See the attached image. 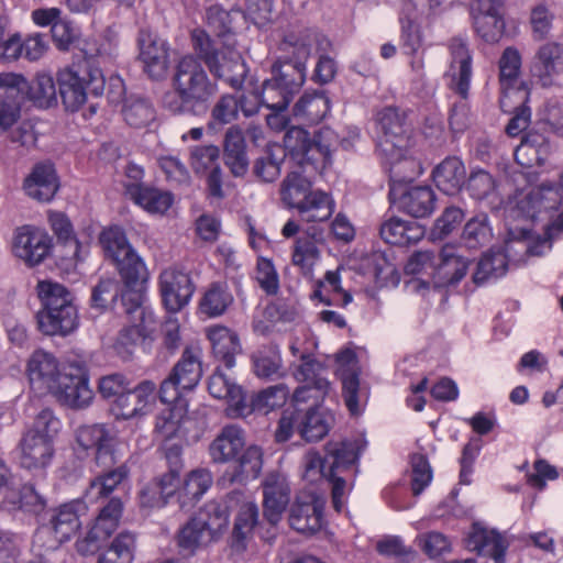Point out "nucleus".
<instances>
[{"instance_id": "1", "label": "nucleus", "mask_w": 563, "mask_h": 563, "mask_svg": "<svg viewBox=\"0 0 563 563\" xmlns=\"http://www.w3.org/2000/svg\"><path fill=\"white\" fill-rule=\"evenodd\" d=\"M217 90L199 57L185 55L173 69L170 88L162 95L161 106L174 115H199L206 112Z\"/></svg>"}, {"instance_id": "2", "label": "nucleus", "mask_w": 563, "mask_h": 563, "mask_svg": "<svg viewBox=\"0 0 563 563\" xmlns=\"http://www.w3.org/2000/svg\"><path fill=\"white\" fill-rule=\"evenodd\" d=\"M191 45L195 54L206 65L211 76L241 90L249 74V68L236 42H217L207 30L197 27L190 32Z\"/></svg>"}, {"instance_id": "3", "label": "nucleus", "mask_w": 563, "mask_h": 563, "mask_svg": "<svg viewBox=\"0 0 563 563\" xmlns=\"http://www.w3.org/2000/svg\"><path fill=\"white\" fill-rule=\"evenodd\" d=\"M42 309L36 313L40 331L46 335L65 336L78 325L74 295L62 284L43 280L37 284Z\"/></svg>"}, {"instance_id": "4", "label": "nucleus", "mask_w": 563, "mask_h": 563, "mask_svg": "<svg viewBox=\"0 0 563 563\" xmlns=\"http://www.w3.org/2000/svg\"><path fill=\"white\" fill-rule=\"evenodd\" d=\"M229 523L225 506L209 501L178 532L177 544L180 549L194 553L219 540Z\"/></svg>"}, {"instance_id": "5", "label": "nucleus", "mask_w": 563, "mask_h": 563, "mask_svg": "<svg viewBox=\"0 0 563 563\" xmlns=\"http://www.w3.org/2000/svg\"><path fill=\"white\" fill-rule=\"evenodd\" d=\"M59 95L67 110L77 111L91 93L103 95L106 79L101 69L86 60L58 73Z\"/></svg>"}, {"instance_id": "6", "label": "nucleus", "mask_w": 563, "mask_h": 563, "mask_svg": "<svg viewBox=\"0 0 563 563\" xmlns=\"http://www.w3.org/2000/svg\"><path fill=\"white\" fill-rule=\"evenodd\" d=\"M100 244L107 257L111 258L125 284L136 286L147 279V271L129 244L125 232L118 225L104 229L99 238Z\"/></svg>"}, {"instance_id": "7", "label": "nucleus", "mask_w": 563, "mask_h": 563, "mask_svg": "<svg viewBox=\"0 0 563 563\" xmlns=\"http://www.w3.org/2000/svg\"><path fill=\"white\" fill-rule=\"evenodd\" d=\"M333 420V416L320 407L286 411L279 419L275 433L276 441L286 442L294 432H298L307 442L320 441L330 431Z\"/></svg>"}, {"instance_id": "8", "label": "nucleus", "mask_w": 563, "mask_h": 563, "mask_svg": "<svg viewBox=\"0 0 563 563\" xmlns=\"http://www.w3.org/2000/svg\"><path fill=\"white\" fill-rule=\"evenodd\" d=\"M377 121L383 132L378 140L382 154H396L402 146H409L410 128L406 112L397 107H386L377 114Z\"/></svg>"}, {"instance_id": "9", "label": "nucleus", "mask_w": 563, "mask_h": 563, "mask_svg": "<svg viewBox=\"0 0 563 563\" xmlns=\"http://www.w3.org/2000/svg\"><path fill=\"white\" fill-rule=\"evenodd\" d=\"M190 166L196 175L206 176L208 194L222 199V169L220 148L216 145H197L190 150Z\"/></svg>"}, {"instance_id": "10", "label": "nucleus", "mask_w": 563, "mask_h": 563, "mask_svg": "<svg viewBox=\"0 0 563 563\" xmlns=\"http://www.w3.org/2000/svg\"><path fill=\"white\" fill-rule=\"evenodd\" d=\"M324 500L316 493L305 492L296 497L289 511L290 527L300 532L311 534L322 527Z\"/></svg>"}, {"instance_id": "11", "label": "nucleus", "mask_w": 563, "mask_h": 563, "mask_svg": "<svg viewBox=\"0 0 563 563\" xmlns=\"http://www.w3.org/2000/svg\"><path fill=\"white\" fill-rule=\"evenodd\" d=\"M514 209L508 213L507 238L504 249L500 250L507 258V264H520L526 262L529 256L542 255L541 247L547 241H534L531 230L527 227H514L510 220L514 219Z\"/></svg>"}, {"instance_id": "12", "label": "nucleus", "mask_w": 563, "mask_h": 563, "mask_svg": "<svg viewBox=\"0 0 563 563\" xmlns=\"http://www.w3.org/2000/svg\"><path fill=\"white\" fill-rule=\"evenodd\" d=\"M140 59L152 80L162 81L169 73V53L166 43L151 32L142 30L139 35Z\"/></svg>"}, {"instance_id": "13", "label": "nucleus", "mask_w": 563, "mask_h": 563, "mask_svg": "<svg viewBox=\"0 0 563 563\" xmlns=\"http://www.w3.org/2000/svg\"><path fill=\"white\" fill-rule=\"evenodd\" d=\"M48 394L54 395L63 406L76 410L89 407L93 399L88 377L79 371L63 373Z\"/></svg>"}, {"instance_id": "14", "label": "nucleus", "mask_w": 563, "mask_h": 563, "mask_svg": "<svg viewBox=\"0 0 563 563\" xmlns=\"http://www.w3.org/2000/svg\"><path fill=\"white\" fill-rule=\"evenodd\" d=\"M389 198L399 210L413 217H429L435 208V194L429 186L401 188L391 186Z\"/></svg>"}, {"instance_id": "15", "label": "nucleus", "mask_w": 563, "mask_h": 563, "mask_svg": "<svg viewBox=\"0 0 563 563\" xmlns=\"http://www.w3.org/2000/svg\"><path fill=\"white\" fill-rule=\"evenodd\" d=\"M31 388L38 395L48 394L63 375L57 358L44 350L34 351L26 364Z\"/></svg>"}, {"instance_id": "16", "label": "nucleus", "mask_w": 563, "mask_h": 563, "mask_svg": "<svg viewBox=\"0 0 563 563\" xmlns=\"http://www.w3.org/2000/svg\"><path fill=\"white\" fill-rule=\"evenodd\" d=\"M285 153H289L298 161L301 168L311 166L317 169V165L325 159L327 153L322 146L310 139L309 133L300 126H290L284 136ZM306 172V169H303Z\"/></svg>"}, {"instance_id": "17", "label": "nucleus", "mask_w": 563, "mask_h": 563, "mask_svg": "<svg viewBox=\"0 0 563 563\" xmlns=\"http://www.w3.org/2000/svg\"><path fill=\"white\" fill-rule=\"evenodd\" d=\"M159 286L163 302L170 312L183 309L195 291L189 274L176 268L165 269L161 274Z\"/></svg>"}, {"instance_id": "18", "label": "nucleus", "mask_w": 563, "mask_h": 563, "mask_svg": "<svg viewBox=\"0 0 563 563\" xmlns=\"http://www.w3.org/2000/svg\"><path fill=\"white\" fill-rule=\"evenodd\" d=\"M263 487V515L271 526H276L290 500V487L284 475L273 472L266 475Z\"/></svg>"}, {"instance_id": "19", "label": "nucleus", "mask_w": 563, "mask_h": 563, "mask_svg": "<svg viewBox=\"0 0 563 563\" xmlns=\"http://www.w3.org/2000/svg\"><path fill=\"white\" fill-rule=\"evenodd\" d=\"M51 249V238L43 231L25 225L19 228L13 240V252L30 266L40 264Z\"/></svg>"}, {"instance_id": "20", "label": "nucleus", "mask_w": 563, "mask_h": 563, "mask_svg": "<svg viewBox=\"0 0 563 563\" xmlns=\"http://www.w3.org/2000/svg\"><path fill=\"white\" fill-rule=\"evenodd\" d=\"M531 75L542 87H550L563 75V45L549 42L541 45L531 64Z\"/></svg>"}, {"instance_id": "21", "label": "nucleus", "mask_w": 563, "mask_h": 563, "mask_svg": "<svg viewBox=\"0 0 563 563\" xmlns=\"http://www.w3.org/2000/svg\"><path fill=\"white\" fill-rule=\"evenodd\" d=\"M449 49L451 54L450 87L463 99H466L472 76V55L467 44L460 37L451 40Z\"/></svg>"}, {"instance_id": "22", "label": "nucleus", "mask_w": 563, "mask_h": 563, "mask_svg": "<svg viewBox=\"0 0 563 563\" xmlns=\"http://www.w3.org/2000/svg\"><path fill=\"white\" fill-rule=\"evenodd\" d=\"M76 439L84 450H92L99 465L115 464L114 438L103 424L82 426L77 429Z\"/></svg>"}, {"instance_id": "23", "label": "nucleus", "mask_w": 563, "mask_h": 563, "mask_svg": "<svg viewBox=\"0 0 563 563\" xmlns=\"http://www.w3.org/2000/svg\"><path fill=\"white\" fill-rule=\"evenodd\" d=\"M19 85L25 87L22 75L13 73L0 75V133L5 132L20 118L22 102Z\"/></svg>"}, {"instance_id": "24", "label": "nucleus", "mask_w": 563, "mask_h": 563, "mask_svg": "<svg viewBox=\"0 0 563 563\" xmlns=\"http://www.w3.org/2000/svg\"><path fill=\"white\" fill-rule=\"evenodd\" d=\"M470 261L457 254L453 245H444L438 253L432 272L435 286L445 287L460 283L466 275Z\"/></svg>"}, {"instance_id": "25", "label": "nucleus", "mask_w": 563, "mask_h": 563, "mask_svg": "<svg viewBox=\"0 0 563 563\" xmlns=\"http://www.w3.org/2000/svg\"><path fill=\"white\" fill-rule=\"evenodd\" d=\"M223 159L232 176L242 178L250 169L247 144L243 130L231 125L223 137Z\"/></svg>"}, {"instance_id": "26", "label": "nucleus", "mask_w": 563, "mask_h": 563, "mask_svg": "<svg viewBox=\"0 0 563 563\" xmlns=\"http://www.w3.org/2000/svg\"><path fill=\"white\" fill-rule=\"evenodd\" d=\"M303 477L310 482L324 478L332 485V503L336 511L342 509V496L344 494L345 481L334 473V467L322 459L317 452H309L305 457Z\"/></svg>"}, {"instance_id": "27", "label": "nucleus", "mask_w": 563, "mask_h": 563, "mask_svg": "<svg viewBox=\"0 0 563 563\" xmlns=\"http://www.w3.org/2000/svg\"><path fill=\"white\" fill-rule=\"evenodd\" d=\"M114 464L102 465L103 470L100 474L90 481L86 490V496L90 500H99L108 498L114 492L123 490L124 483L129 478L130 470L121 463L115 467Z\"/></svg>"}, {"instance_id": "28", "label": "nucleus", "mask_w": 563, "mask_h": 563, "mask_svg": "<svg viewBox=\"0 0 563 563\" xmlns=\"http://www.w3.org/2000/svg\"><path fill=\"white\" fill-rule=\"evenodd\" d=\"M424 228L415 221L390 217L379 225V235L388 244L408 246L418 243L424 236Z\"/></svg>"}, {"instance_id": "29", "label": "nucleus", "mask_w": 563, "mask_h": 563, "mask_svg": "<svg viewBox=\"0 0 563 563\" xmlns=\"http://www.w3.org/2000/svg\"><path fill=\"white\" fill-rule=\"evenodd\" d=\"M244 431L236 424H228L209 445V453L214 463L233 461L244 449Z\"/></svg>"}, {"instance_id": "30", "label": "nucleus", "mask_w": 563, "mask_h": 563, "mask_svg": "<svg viewBox=\"0 0 563 563\" xmlns=\"http://www.w3.org/2000/svg\"><path fill=\"white\" fill-rule=\"evenodd\" d=\"M20 463L27 470L46 467L54 455V443L25 432L20 440Z\"/></svg>"}, {"instance_id": "31", "label": "nucleus", "mask_w": 563, "mask_h": 563, "mask_svg": "<svg viewBox=\"0 0 563 563\" xmlns=\"http://www.w3.org/2000/svg\"><path fill=\"white\" fill-rule=\"evenodd\" d=\"M286 153L282 145L268 143L262 153L254 159L252 175L263 184L276 181L282 173V165L285 162Z\"/></svg>"}, {"instance_id": "32", "label": "nucleus", "mask_w": 563, "mask_h": 563, "mask_svg": "<svg viewBox=\"0 0 563 563\" xmlns=\"http://www.w3.org/2000/svg\"><path fill=\"white\" fill-rule=\"evenodd\" d=\"M316 42L317 35L310 30L290 32L279 44V51L284 53L279 59L292 62V64L306 68V62L310 57Z\"/></svg>"}, {"instance_id": "33", "label": "nucleus", "mask_w": 563, "mask_h": 563, "mask_svg": "<svg viewBox=\"0 0 563 563\" xmlns=\"http://www.w3.org/2000/svg\"><path fill=\"white\" fill-rule=\"evenodd\" d=\"M501 7L503 0L490 1L487 9L483 4H477L478 13L474 16L475 30L488 43L498 42L504 34Z\"/></svg>"}, {"instance_id": "34", "label": "nucleus", "mask_w": 563, "mask_h": 563, "mask_svg": "<svg viewBox=\"0 0 563 563\" xmlns=\"http://www.w3.org/2000/svg\"><path fill=\"white\" fill-rule=\"evenodd\" d=\"M437 187L445 195H456L465 184L466 169L455 156L443 159L432 172Z\"/></svg>"}, {"instance_id": "35", "label": "nucleus", "mask_w": 563, "mask_h": 563, "mask_svg": "<svg viewBox=\"0 0 563 563\" xmlns=\"http://www.w3.org/2000/svg\"><path fill=\"white\" fill-rule=\"evenodd\" d=\"M243 19V14L239 10L227 11L219 5H212L207 10L206 24L210 35L219 43L236 42L235 41V23Z\"/></svg>"}, {"instance_id": "36", "label": "nucleus", "mask_w": 563, "mask_h": 563, "mask_svg": "<svg viewBox=\"0 0 563 563\" xmlns=\"http://www.w3.org/2000/svg\"><path fill=\"white\" fill-rule=\"evenodd\" d=\"M208 390L212 397L228 401L229 407L227 411L230 417L238 418L243 416V411H245V407L241 406L243 389L231 382L222 372L217 369L210 376Z\"/></svg>"}, {"instance_id": "37", "label": "nucleus", "mask_w": 563, "mask_h": 563, "mask_svg": "<svg viewBox=\"0 0 563 563\" xmlns=\"http://www.w3.org/2000/svg\"><path fill=\"white\" fill-rule=\"evenodd\" d=\"M26 195L38 201H49L55 196L58 184L52 165L38 164L25 179L23 186Z\"/></svg>"}, {"instance_id": "38", "label": "nucleus", "mask_w": 563, "mask_h": 563, "mask_svg": "<svg viewBox=\"0 0 563 563\" xmlns=\"http://www.w3.org/2000/svg\"><path fill=\"white\" fill-rule=\"evenodd\" d=\"M170 374L184 390L195 388L202 376L201 350L197 346H186Z\"/></svg>"}, {"instance_id": "39", "label": "nucleus", "mask_w": 563, "mask_h": 563, "mask_svg": "<svg viewBox=\"0 0 563 563\" xmlns=\"http://www.w3.org/2000/svg\"><path fill=\"white\" fill-rule=\"evenodd\" d=\"M467 545L477 551L478 554L494 559L496 563L505 562V552L508 543L495 530H487L474 525L467 540Z\"/></svg>"}, {"instance_id": "40", "label": "nucleus", "mask_w": 563, "mask_h": 563, "mask_svg": "<svg viewBox=\"0 0 563 563\" xmlns=\"http://www.w3.org/2000/svg\"><path fill=\"white\" fill-rule=\"evenodd\" d=\"M549 153L550 145L548 139L539 132L530 131L516 148L515 158L519 165L531 168L543 165Z\"/></svg>"}, {"instance_id": "41", "label": "nucleus", "mask_w": 563, "mask_h": 563, "mask_svg": "<svg viewBox=\"0 0 563 563\" xmlns=\"http://www.w3.org/2000/svg\"><path fill=\"white\" fill-rule=\"evenodd\" d=\"M299 364L294 369L297 380L314 386L316 398L324 399L331 389L329 380L322 376L324 366L311 354L302 353L299 356Z\"/></svg>"}, {"instance_id": "42", "label": "nucleus", "mask_w": 563, "mask_h": 563, "mask_svg": "<svg viewBox=\"0 0 563 563\" xmlns=\"http://www.w3.org/2000/svg\"><path fill=\"white\" fill-rule=\"evenodd\" d=\"M258 523V508L255 504L247 503L241 506L231 533V547L236 552L246 550L253 538L254 529Z\"/></svg>"}, {"instance_id": "43", "label": "nucleus", "mask_w": 563, "mask_h": 563, "mask_svg": "<svg viewBox=\"0 0 563 563\" xmlns=\"http://www.w3.org/2000/svg\"><path fill=\"white\" fill-rule=\"evenodd\" d=\"M234 461L232 472H227L225 476L231 484H243L260 475L263 466V451L257 445H250L243 449Z\"/></svg>"}, {"instance_id": "44", "label": "nucleus", "mask_w": 563, "mask_h": 563, "mask_svg": "<svg viewBox=\"0 0 563 563\" xmlns=\"http://www.w3.org/2000/svg\"><path fill=\"white\" fill-rule=\"evenodd\" d=\"M212 352L228 368L235 364V356L241 352L240 340L236 333L225 327H213L208 331Z\"/></svg>"}, {"instance_id": "45", "label": "nucleus", "mask_w": 563, "mask_h": 563, "mask_svg": "<svg viewBox=\"0 0 563 563\" xmlns=\"http://www.w3.org/2000/svg\"><path fill=\"white\" fill-rule=\"evenodd\" d=\"M130 198L152 213H164L173 203V197L169 192L161 191L142 184L133 183L125 186Z\"/></svg>"}, {"instance_id": "46", "label": "nucleus", "mask_w": 563, "mask_h": 563, "mask_svg": "<svg viewBox=\"0 0 563 563\" xmlns=\"http://www.w3.org/2000/svg\"><path fill=\"white\" fill-rule=\"evenodd\" d=\"M22 80L25 87L19 85L21 102L26 97L41 108H48L56 102V87L51 75L38 73L31 84L23 76Z\"/></svg>"}, {"instance_id": "47", "label": "nucleus", "mask_w": 563, "mask_h": 563, "mask_svg": "<svg viewBox=\"0 0 563 563\" xmlns=\"http://www.w3.org/2000/svg\"><path fill=\"white\" fill-rule=\"evenodd\" d=\"M79 507L80 504L78 503L64 504L52 515L49 525L55 539L59 543L68 541L81 527V521L78 515Z\"/></svg>"}, {"instance_id": "48", "label": "nucleus", "mask_w": 563, "mask_h": 563, "mask_svg": "<svg viewBox=\"0 0 563 563\" xmlns=\"http://www.w3.org/2000/svg\"><path fill=\"white\" fill-rule=\"evenodd\" d=\"M507 258L500 250L490 249L476 263L472 280L482 286L492 279L503 277L508 271Z\"/></svg>"}, {"instance_id": "49", "label": "nucleus", "mask_w": 563, "mask_h": 563, "mask_svg": "<svg viewBox=\"0 0 563 563\" xmlns=\"http://www.w3.org/2000/svg\"><path fill=\"white\" fill-rule=\"evenodd\" d=\"M389 164L390 180L394 184H402L413 180L422 173L421 164L409 155L408 146L397 151L396 154H383ZM396 186V185H393Z\"/></svg>"}, {"instance_id": "50", "label": "nucleus", "mask_w": 563, "mask_h": 563, "mask_svg": "<svg viewBox=\"0 0 563 563\" xmlns=\"http://www.w3.org/2000/svg\"><path fill=\"white\" fill-rule=\"evenodd\" d=\"M288 390L284 385L269 386L253 395L250 402L246 401L243 393L241 406L245 407L242 417H246L254 411L267 413L275 408L283 406L287 399Z\"/></svg>"}, {"instance_id": "51", "label": "nucleus", "mask_w": 563, "mask_h": 563, "mask_svg": "<svg viewBox=\"0 0 563 563\" xmlns=\"http://www.w3.org/2000/svg\"><path fill=\"white\" fill-rule=\"evenodd\" d=\"M187 401H178L163 409L156 417L154 432L162 441L173 440L187 418Z\"/></svg>"}, {"instance_id": "52", "label": "nucleus", "mask_w": 563, "mask_h": 563, "mask_svg": "<svg viewBox=\"0 0 563 563\" xmlns=\"http://www.w3.org/2000/svg\"><path fill=\"white\" fill-rule=\"evenodd\" d=\"M305 70L306 68L292 64V62L278 59L272 67L271 79L280 86L285 96L294 97L305 81Z\"/></svg>"}, {"instance_id": "53", "label": "nucleus", "mask_w": 563, "mask_h": 563, "mask_svg": "<svg viewBox=\"0 0 563 563\" xmlns=\"http://www.w3.org/2000/svg\"><path fill=\"white\" fill-rule=\"evenodd\" d=\"M122 114L124 121L130 126L141 129L154 122L156 110L148 99L140 96H130L124 99Z\"/></svg>"}, {"instance_id": "54", "label": "nucleus", "mask_w": 563, "mask_h": 563, "mask_svg": "<svg viewBox=\"0 0 563 563\" xmlns=\"http://www.w3.org/2000/svg\"><path fill=\"white\" fill-rule=\"evenodd\" d=\"M301 219L306 222L328 220L334 210V205L329 195L322 191H312L297 207Z\"/></svg>"}, {"instance_id": "55", "label": "nucleus", "mask_w": 563, "mask_h": 563, "mask_svg": "<svg viewBox=\"0 0 563 563\" xmlns=\"http://www.w3.org/2000/svg\"><path fill=\"white\" fill-rule=\"evenodd\" d=\"M329 103L323 92L305 93L294 106V115L310 124H317L329 112Z\"/></svg>"}, {"instance_id": "56", "label": "nucleus", "mask_w": 563, "mask_h": 563, "mask_svg": "<svg viewBox=\"0 0 563 563\" xmlns=\"http://www.w3.org/2000/svg\"><path fill=\"white\" fill-rule=\"evenodd\" d=\"M233 302V296L225 284L213 283L200 300V311L208 317L222 316Z\"/></svg>"}, {"instance_id": "57", "label": "nucleus", "mask_w": 563, "mask_h": 563, "mask_svg": "<svg viewBox=\"0 0 563 563\" xmlns=\"http://www.w3.org/2000/svg\"><path fill=\"white\" fill-rule=\"evenodd\" d=\"M342 395L352 415H358L368 398V390L361 385L358 374L352 369L342 373Z\"/></svg>"}, {"instance_id": "58", "label": "nucleus", "mask_w": 563, "mask_h": 563, "mask_svg": "<svg viewBox=\"0 0 563 563\" xmlns=\"http://www.w3.org/2000/svg\"><path fill=\"white\" fill-rule=\"evenodd\" d=\"M311 192L310 180L297 170L288 173L280 184L282 200L290 208L297 207Z\"/></svg>"}, {"instance_id": "59", "label": "nucleus", "mask_w": 563, "mask_h": 563, "mask_svg": "<svg viewBox=\"0 0 563 563\" xmlns=\"http://www.w3.org/2000/svg\"><path fill=\"white\" fill-rule=\"evenodd\" d=\"M135 538L132 533L118 534L99 555L98 563H132Z\"/></svg>"}, {"instance_id": "60", "label": "nucleus", "mask_w": 563, "mask_h": 563, "mask_svg": "<svg viewBox=\"0 0 563 563\" xmlns=\"http://www.w3.org/2000/svg\"><path fill=\"white\" fill-rule=\"evenodd\" d=\"M519 97L520 104L515 108L514 117L510 119L506 126V132L510 136H516L520 132L525 131L530 121V109L525 106L527 101V93L520 90H508L505 92L504 97L500 99V107L504 111H509L507 109L508 101H511L514 98Z\"/></svg>"}, {"instance_id": "61", "label": "nucleus", "mask_w": 563, "mask_h": 563, "mask_svg": "<svg viewBox=\"0 0 563 563\" xmlns=\"http://www.w3.org/2000/svg\"><path fill=\"white\" fill-rule=\"evenodd\" d=\"M254 373L261 378H272L282 368V356L276 344H269L257 350L252 355Z\"/></svg>"}, {"instance_id": "62", "label": "nucleus", "mask_w": 563, "mask_h": 563, "mask_svg": "<svg viewBox=\"0 0 563 563\" xmlns=\"http://www.w3.org/2000/svg\"><path fill=\"white\" fill-rule=\"evenodd\" d=\"M531 202L538 205L539 209H556L563 203V173L559 181H545L532 189L528 195Z\"/></svg>"}, {"instance_id": "63", "label": "nucleus", "mask_w": 563, "mask_h": 563, "mask_svg": "<svg viewBox=\"0 0 563 563\" xmlns=\"http://www.w3.org/2000/svg\"><path fill=\"white\" fill-rule=\"evenodd\" d=\"M492 229L485 213L477 214L468 220L463 229L462 241L467 249H478L489 243Z\"/></svg>"}, {"instance_id": "64", "label": "nucleus", "mask_w": 563, "mask_h": 563, "mask_svg": "<svg viewBox=\"0 0 563 563\" xmlns=\"http://www.w3.org/2000/svg\"><path fill=\"white\" fill-rule=\"evenodd\" d=\"M236 104L235 95H222L211 109L210 121L208 123L209 128L217 130L236 120L239 117Z\"/></svg>"}]
</instances>
